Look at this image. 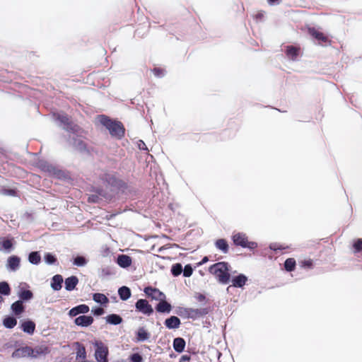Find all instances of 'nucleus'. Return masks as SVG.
Here are the masks:
<instances>
[{
	"mask_svg": "<svg viewBox=\"0 0 362 362\" xmlns=\"http://www.w3.org/2000/svg\"><path fill=\"white\" fill-rule=\"evenodd\" d=\"M209 272L215 275L222 284H226L229 281L228 264L226 262H221L213 264L209 267Z\"/></svg>",
	"mask_w": 362,
	"mask_h": 362,
	"instance_id": "1",
	"label": "nucleus"
},
{
	"mask_svg": "<svg viewBox=\"0 0 362 362\" xmlns=\"http://www.w3.org/2000/svg\"><path fill=\"white\" fill-rule=\"evenodd\" d=\"M99 121L109 130L112 136L117 138H121L124 136V128L121 122L112 121L105 116H100Z\"/></svg>",
	"mask_w": 362,
	"mask_h": 362,
	"instance_id": "2",
	"label": "nucleus"
},
{
	"mask_svg": "<svg viewBox=\"0 0 362 362\" xmlns=\"http://www.w3.org/2000/svg\"><path fill=\"white\" fill-rule=\"evenodd\" d=\"M95 348V358L98 362H108V347L101 341L95 340L93 342Z\"/></svg>",
	"mask_w": 362,
	"mask_h": 362,
	"instance_id": "3",
	"label": "nucleus"
},
{
	"mask_svg": "<svg viewBox=\"0 0 362 362\" xmlns=\"http://www.w3.org/2000/svg\"><path fill=\"white\" fill-rule=\"evenodd\" d=\"M233 241L235 245H240L243 247H247L250 249H254L257 247V244L255 242H249L247 238L245 233H234L232 237Z\"/></svg>",
	"mask_w": 362,
	"mask_h": 362,
	"instance_id": "4",
	"label": "nucleus"
},
{
	"mask_svg": "<svg viewBox=\"0 0 362 362\" xmlns=\"http://www.w3.org/2000/svg\"><path fill=\"white\" fill-rule=\"evenodd\" d=\"M15 241L13 238H0V251L4 253H10L14 249Z\"/></svg>",
	"mask_w": 362,
	"mask_h": 362,
	"instance_id": "5",
	"label": "nucleus"
},
{
	"mask_svg": "<svg viewBox=\"0 0 362 362\" xmlns=\"http://www.w3.org/2000/svg\"><path fill=\"white\" fill-rule=\"evenodd\" d=\"M144 293L148 297L151 298L153 300L160 301L165 299V295L157 288L146 287L144 288Z\"/></svg>",
	"mask_w": 362,
	"mask_h": 362,
	"instance_id": "6",
	"label": "nucleus"
},
{
	"mask_svg": "<svg viewBox=\"0 0 362 362\" xmlns=\"http://www.w3.org/2000/svg\"><path fill=\"white\" fill-rule=\"evenodd\" d=\"M135 306L136 310L145 315H149L153 312L151 305L148 303L146 300L144 299H139L136 303Z\"/></svg>",
	"mask_w": 362,
	"mask_h": 362,
	"instance_id": "7",
	"label": "nucleus"
},
{
	"mask_svg": "<svg viewBox=\"0 0 362 362\" xmlns=\"http://www.w3.org/2000/svg\"><path fill=\"white\" fill-rule=\"evenodd\" d=\"M33 354V349L30 346H24L16 349L12 354V357L16 358L31 357Z\"/></svg>",
	"mask_w": 362,
	"mask_h": 362,
	"instance_id": "8",
	"label": "nucleus"
},
{
	"mask_svg": "<svg viewBox=\"0 0 362 362\" xmlns=\"http://www.w3.org/2000/svg\"><path fill=\"white\" fill-rule=\"evenodd\" d=\"M20 262L21 259L18 257L16 255L11 256L7 259L6 268L11 272H16L20 267Z\"/></svg>",
	"mask_w": 362,
	"mask_h": 362,
	"instance_id": "9",
	"label": "nucleus"
},
{
	"mask_svg": "<svg viewBox=\"0 0 362 362\" xmlns=\"http://www.w3.org/2000/svg\"><path fill=\"white\" fill-rule=\"evenodd\" d=\"M93 322V318L91 316L81 315L75 319L76 325L82 327H88Z\"/></svg>",
	"mask_w": 362,
	"mask_h": 362,
	"instance_id": "10",
	"label": "nucleus"
},
{
	"mask_svg": "<svg viewBox=\"0 0 362 362\" xmlns=\"http://www.w3.org/2000/svg\"><path fill=\"white\" fill-rule=\"evenodd\" d=\"M247 277L244 274H239L232 279V286L234 287H243L247 282Z\"/></svg>",
	"mask_w": 362,
	"mask_h": 362,
	"instance_id": "11",
	"label": "nucleus"
},
{
	"mask_svg": "<svg viewBox=\"0 0 362 362\" xmlns=\"http://www.w3.org/2000/svg\"><path fill=\"white\" fill-rule=\"evenodd\" d=\"M89 311V307L86 305H80L70 310L69 314L71 317H74L79 313H87Z\"/></svg>",
	"mask_w": 362,
	"mask_h": 362,
	"instance_id": "12",
	"label": "nucleus"
},
{
	"mask_svg": "<svg viewBox=\"0 0 362 362\" xmlns=\"http://www.w3.org/2000/svg\"><path fill=\"white\" fill-rule=\"evenodd\" d=\"M21 327L24 332L28 333L29 334H33L35 329V324L30 320H27L22 322Z\"/></svg>",
	"mask_w": 362,
	"mask_h": 362,
	"instance_id": "13",
	"label": "nucleus"
},
{
	"mask_svg": "<svg viewBox=\"0 0 362 362\" xmlns=\"http://www.w3.org/2000/svg\"><path fill=\"white\" fill-rule=\"evenodd\" d=\"M309 33L320 42H327L328 38L322 33L315 30V28H309Z\"/></svg>",
	"mask_w": 362,
	"mask_h": 362,
	"instance_id": "14",
	"label": "nucleus"
},
{
	"mask_svg": "<svg viewBox=\"0 0 362 362\" xmlns=\"http://www.w3.org/2000/svg\"><path fill=\"white\" fill-rule=\"evenodd\" d=\"M165 325L169 329L177 328L180 325V320L178 317L172 316L165 320Z\"/></svg>",
	"mask_w": 362,
	"mask_h": 362,
	"instance_id": "15",
	"label": "nucleus"
},
{
	"mask_svg": "<svg viewBox=\"0 0 362 362\" xmlns=\"http://www.w3.org/2000/svg\"><path fill=\"white\" fill-rule=\"evenodd\" d=\"M78 282V279L76 276H72L65 280V288L67 291H72L75 288Z\"/></svg>",
	"mask_w": 362,
	"mask_h": 362,
	"instance_id": "16",
	"label": "nucleus"
},
{
	"mask_svg": "<svg viewBox=\"0 0 362 362\" xmlns=\"http://www.w3.org/2000/svg\"><path fill=\"white\" fill-rule=\"evenodd\" d=\"M48 352L49 350L46 346L41 345L36 346L35 349H33L32 358H37L41 355H46Z\"/></svg>",
	"mask_w": 362,
	"mask_h": 362,
	"instance_id": "17",
	"label": "nucleus"
},
{
	"mask_svg": "<svg viewBox=\"0 0 362 362\" xmlns=\"http://www.w3.org/2000/svg\"><path fill=\"white\" fill-rule=\"evenodd\" d=\"M63 279L61 275L57 274L52 279L51 286L54 291H59L62 288Z\"/></svg>",
	"mask_w": 362,
	"mask_h": 362,
	"instance_id": "18",
	"label": "nucleus"
},
{
	"mask_svg": "<svg viewBox=\"0 0 362 362\" xmlns=\"http://www.w3.org/2000/svg\"><path fill=\"white\" fill-rule=\"evenodd\" d=\"M117 264L122 267H128L132 264V259L127 255H119L117 257Z\"/></svg>",
	"mask_w": 362,
	"mask_h": 362,
	"instance_id": "19",
	"label": "nucleus"
},
{
	"mask_svg": "<svg viewBox=\"0 0 362 362\" xmlns=\"http://www.w3.org/2000/svg\"><path fill=\"white\" fill-rule=\"evenodd\" d=\"M185 346V341L182 338H175L173 341V348L178 352L181 353L183 351Z\"/></svg>",
	"mask_w": 362,
	"mask_h": 362,
	"instance_id": "20",
	"label": "nucleus"
},
{
	"mask_svg": "<svg viewBox=\"0 0 362 362\" xmlns=\"http://www.w3.org/2000/svg\"><path fill=\"white\" fill-rule=\"evenodd\" d=\"M156 310L160 313H170L171 310V305L165 301V299L161 300L158 304Z\"/></svg>",
	"mask_w": 362,
	"mask_h": 362,
	"instance_id": "21",
	"label": "nucleus"
},
{
	"mask_svg": "<svg viewBox=\"0 0 362 362\" xmlns=\"http://www.w3.org/2000/svg\"><path fill=\"white\" fill-rule=\"evenodd\" d=\"M119 296L120 298L123 300H127L131 296V291L127 286H122L119 288L118 291Z\"/></svg>",
	"mask_w": 362,
	"mask_h": 362,
	"instance_id": "22",
	"label": "nucleus"
},
{
	"mask_svg": "<svg viewBox=\"0 0 362 362\" xmlns=\"http://www.w3.org/2000/svg\"><path fill=\"white\" fill-rule=\"evenodd\" d=\"M11 310L16 315H20L24 310V306L21 300H18L11 305Z\"/></svg>",
	"mask_w": 362,
	"mask_h": 362,
	"instance_id": "23",
	"label": "nucleus"
},
{
	"mask_svg": "<svg viewBox=\"0 0 362 362\" xmlns=\"http://www.w3.org/2000/svg\"><path fill=\"white\" fill-rule=\"evenodd\" d=\"M93 299L98 303L101 305L107 304L109 302L108 298L103 293H95L93 296Z\"/></svg>",
	"mask_w": 362,
	"mask_h": 362,
	"instance_id": "24",
	"label": "nucleus"
},
{
	"mask_svg": "<svg viewBox=\"0 0 362 362\" xmlns=\"http://www.w3.org/2000/svg\"><path fill=\"white\" fill-rule=\"evenodd\" d=\"M216 247L221 250L223 253H227L228 250V245L226 240L224 239H218L216 240Z\"/></svg>",
	"mask_w": 362,
	"mask_h": 362,
	"instance_id": "25",
	"label": "nucleus"
},
{
	"mask_svg": "<svg viewBox=\"0 0 362 362\" xmlns=\"http://www.w3.org/2000/svg\"><path fill=\"white\" fill-rule=\"evenodd\" d=\"M17 324V320L13 317H6L3 321V325L5 327L11 329Z\"/></svg>",
	"mask_w": 362,
	"mask_h": 362,
	"instance_id": "26",
	"label": "nucleus"
},
{
	"mask_svg": "<svg viewBox=\"0 0 362 362\" xmlns=\"http://www.w3.org/2000/svg\"><path fill=\"white\" fill-rule=\"evenodd\" d=\"M107 322L112 325H119L122 322V319L119 315L111 314L106 317Z\"/></svg>",
	"mask_w": 362,
	"mask_h": 362,
	"instance_id": "27",
	"label": "nucleus"
},
{
	"mask_svg": "<svg viewBox=\"0 0 362 362\" xmlns=\"http://www.w3.org/2000/svg\"><path fill=\"white\" fill-rule=\"evenodd\" d=\"M136 334L138 341L147 340L150 337L149 333L143 327H141L138 329Z\"/></svg>",
	"mask_w": 362,
	"mask_h": 362,
	"instance_id": "28",
	"label": "nucleus"
},
{
	"mask_svg": "<svg viewBox=\"0 0 362 362\" xmlns=\"http://www.w3.org/2000/svg\"><path fill=\"white\" fill-rule=\"evenodd\" d=\"M28 260L32 264H37L40 261V256L37 252H33L29 255Z\"/></svg>",
	"mask_w": 362,
	"mask_h": 362,
	"instance_id": "29",
	"label": "nucleus"
},
{
	"mask_svg": "<svg viewBox=\"0 0 362 362\" xmlns=\"http://www.w3.org/2000/svg\"><path fill=\"white\" fill-rule=\"evenodd\" d=\"M298 49L293 47H288L286 50V54L288 57H290L291 59H295L298 56Z\"/></svg>",
	"mask_w": 362,
	"mask_h": 362,
	"instance_id": "30",
	"label": "nucleus"
},
{
	"mask_svg": "<svg viewBox=\"0 0 362 362\" xmlns=\"http://www.w3.org/2000/svg\"><path fill=\"white\" fill-rule=\"evenodd\" d=\"M87 259L82 256H77L74 259V264L78 267H83L87 264Z\"/></svg>",
	"mask_w": 362,
	"mask_h": 362,
	"instance_id": "31",
	"label": "nucleus"
},
{
	"mask_svg": "<svg viewBox=\"0 0 362 362\" xmlns=\"http://www.w3.org/2000/svg\"><path fill=\"white\" fill-rule=\"evenodd\" d=\"M296 261L292 258L287 259L284 263L286 269L289 272L294 269Z\"/></svg>",
	"mask_w": 362,
	"mask_h": 362,
	"instance_id": "32",
	"label": "nucleus"
},
{
	"mask_svg": "<svg viewBox=\"0 0 362 362\" xmlns=\"http://www.w3.org/2000/svg\"><path fill=\"white\" fill-rule=\"evenodd\" d=\"M10 291V287L6 282L3 281L0 283V293L4 295H9Z\"/></svg>",
	"mask_w": 362,
	"mask_h": 362,
	"instance_id": "33",
	"label": "nucleus"
},
{
	"mask_svg": "<svg viewBox=\"0 0 362 362\" xmlns=\"http://www.w3.org/2000/svg\"><path fill=\"white\" fill-rule=\"evenodd\" d=\"M19 297L23 299V300H30L33 297V293L30 291L29 290H26V291H23L20 293L19 294Z\"/></svg>",
	"mask_w": 362,
	"mask_h": 362,
	"instance_id": "34",
	"label": "nucleus"
},
{
	"mask_svg": "<svg viewBox=\"0 0 362 362\" xmlns=\"http://www.w3.org/2000/svg\"><path fill=\"white\" fill-rule=\"evenodd\" d=\"M171 272L174 276L180 275L182 272V267L180 264H176L172 267Z\"/></svg>",
	"mask_w": 362,
	"mask_h": 362,
	"instance_id": "35",
	"label": "nucleus"
},
{
	"mask_svg": "<svg viewBox=\"0 0 362 362\" xmlns=\"http://www.w3.org/2000/svg\"><path fill=\"white\" fill-rule=\"evenodd\" d=\"M57 119L63 124L66 125L67 129L69 128V118L65 115H58Z\"/></svg>",
	"mask_w": 362,
	"mask_h": 362,
	"instance_id": "36",
	"label": "nucleus"
},
{
	"mask_svg": "<svg viewBox=\"0 0 362 362\" xmlns=\"http://www.w3.org/2000/svg\"><path fill=\"white\" fill-rule=\"evenodd\" d=\"M76 356L85 359L86 358V352L84 346H79L76 352Z\"/></svg>",
	"mask_w": 362,
	"mask_h": 362,
	"instance_id": "37",
	"label": "nucleus"
},
{
	"mask_svg": "<svg viewBox=\"0 0 362 362\" xmlns=\"http://www.w3.org/2000/svg\"><path fill=\"white\" fill-rule=\"evenodd\" d=\"M45 261L46 263H47L49 264H54L55 262L56 258L52 254L47 253L45 255Z\"/></svg>",
	"mask_w": 362,
	"mask_h": 362,
	"instance_id": "38",
	"label": "nucleus"
},
{
	"mask_svg": "<svg viewBox=\"0 0 362 362\" xmlns=\"http://www.w3.org/2000/svg\"><path fill=\"white\" fill-rule=\"evenodd\" d=\"M354 247L355 249V252L362 251V239L357 240L354 244Z\"/></svg>",
	"mask_w": 362,
	"mask_h": 362,
	"instance_id": "39",
	"label": "nucleus"
},
{
	"mask_svg": "<svg viewBox=\"0 0 362 362\" xmlns=\"http://www.w3.org/2000/svg\"><path fill=\"white\" fill-rule=\"evenodd\" d=\"M192 268L190 265H186L183 270V274L185 276L189 277L192 274Z\"/></svg>",
	"mask_w": 362,
	"mask_h": 362,
	"instance_id": "40",
	"label": "nucleus"
},
{
	"mask_svg": "<svg viewBox=\"0 0 362 362\" xmlns=\"http://www.w3.org/2000/svg\"><path fill=\"white\" fill-rule=\"evenodd\" d=\"M131 361L132 362H142L143 358L139 354H134L131 356Z\"/></svg>",
	"mask_w": 362,
	"mask_h": 362,
	"instance_id": "41",
	"label": "nucleus"
},
{
	"mask_svg": "<svg viewBox=\"0 0 362 362\" xmlns=\"http://www.w3.org/2000/svg\"><path fill=\"white\" fill-rule=\"evenodd\" d=\"M92 313L95 315H102L104 313V310L101 308H93Z\"/></svg>",
	"mask_w": 362,
	"mask_h": 362,
	"instance_id": "42",
	"label": "nucleus"
},
{
	"mask_svg": "<svg viewBox=\"0 0 362 362\" xmlns=\"http://www.w3.org/2000/svg\"><path fill=\"white\" fill-rule=\"evenodd\" d=\"M186 312H187L188 315L192 316V317L194 316V315H196L197 314H201L202 313L198 310H192V309L187 310H186Z\"/></svg>",
	"mask_w": 362,
	"mask_h": 362,
	"instance_id": "43",
	"label": "nucleus"
},
{
	"mask_svg": "<svg viewBox=\"0 0 362 362\" xmlns=\"http://www.w3.org/2000/svg\"><path fill=\"white\" fill-rule=\"evenodd\" d=\"M153 73L158 77H160L164 75L163 71L160 69H154Z\"/></svg>",
	"mask_w": 362,
	"mask_h": 362,
	"instance_id": "44",
	"label": "nucleus"
},
{
	"mask_svg": "<svg viewBox=\"0 0 362 362\" xmlns=\"http://www.w3.org/2000/svg\"><path fill=\"white\" fill-rule=\"evenodd\" d=\"M138 147L139 148V149H141V150H147L148 149L146 144L141 140L139 141Z\"/></svg>",
	"mask_w": 362,
	"mask_h": 362,
	"instance_id": "45",
	"label": "nucleus"
},
{
	"mask_svg": "<svg viewBox=\"0 0 362 362\" xmlns=\"http://www.w3.org/2000/svg\"><path fill=\"white\" fill-rule=\"evenodd\" d=\"M312 264L313 263H312L311 260H306V261L303 262V265L308 267H310L312 266Z\"/></svg>",
	"mask_w": 362,
	"mask_h": 362,
	"instance_id": "46",
	"label": "nucleus"
},
{
	"mask_svg": "<svg viewBox=\"0 0 362 362\" xmlns=\"http://www.w3.org/2000/svg\"><path fill=\"white\" fill-rule=\"evenodd\" d=\"M208 260H209V259H208V257H204L202 259V262H199V264H204V263L207 262H208Z\"/></svg>",
	"mask_w": 362,
	"mask_h": 362,
	"instance_id": "47",
	"label": "nucleus"
},
{
	"mask_svg": "<svg viewBox=\"0 0 362 362\" xmlns=\"http://www.w3.org/2000/svg\"><path fill=\"white\" fill-rule=\"evenodd\" d=\"M278 0H268L269 4H274L277 2Z\"/></svg>",
	"mask_w": 362,
	"mask_h": 362,
	"instance_id": "48",
	"label": "nucleus"
},
{
	"mask_svg": "<svg viewBox=\"0 0 362 362\" xmlns=\"http://www.w3.org/2000/svg\"><path fill=\"white\" fill-rule=\"evenodd\" d=\"M188 359H189V357H187V356H182V360H183V361L188 360Z\"/></svg>",
	"mask_w": 362,
	"mask_h": 362,
	"instance_id": "49",
	"label": "nucleus"
},
{
	"mask_svg": "<svg viewBox=\"0 0 362 362\" xmlns=\"http://www.w3.org/2000/svg\"><path fill=\"white\" fill-rule=\"evenodd\" d=\"M270 248L274 250H277V248H276L274 245H271Z\"/></svg>",
	"mask_w": 362,
	"mask_h": 362,
	"instance_id": "50",
	"label": "nucleus"
},
{
	"mask_svg": "<svg viewBox=\"0 0 362 362\" xmlns=\"http://www.w3.org/2000/svg\"><path fill=\"white\" fill-rule=\"evenodd\" d=\"M89 199L91 200L92 202H95V199L94 197H92V198L90 197Z\"/></svg>",
	"mask_w": 362,
	"mask_h": 362,
	"instance_id": "51",
	"label": "nucleus"
},
{
	"mask_svg": "<svg viewBox=\"0 0 362 362\" xmlns=\"http://www.w3.org/2000/svg\"><path fill=\"white\" fill-rule=\"evenodd\" d=\"M10 195H12L13 194V191H10V193H9Z\"/></svg>",
	"mask_w": 362,
	"mask_h": 362,
	"instance_id": "52",
	"label": "nucleus"
},
{
	"mask_svg": "<svg viewBox=\"0 0 362 362\" xmlns=\"http://www.w3.org/2000/svg\"><path fill=\"white\" fill-rule=\"evenodd\" d=\"M2 300V298L0 296V302Z\"/></svg>",
	"mask_w": 362,
	"mask_h": 362,
	"instance_id": "53",
	"label": "nucleus"
}]
</instances>
